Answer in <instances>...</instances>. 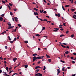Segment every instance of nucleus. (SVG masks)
Returning a JSON list of instances; mask_svg holds the SVG:
<instances>
[{"instance_id":"obj_19","label":"nucleus","mask_w":76,"mask_h":76,"mask_svg":"<svg viewBox=\"0 0 76 76\" xmlns=\"http://www.w3.org/2000/svg\"><path fill=\"white\" fill-rule=\"evenodd\" d=\"M35 36H36V37H39L40 36V35H39V34H36Z\"/></svg>"},{"instance_id":"obj_47","label":"nucleus","mask_w":76,"mask_h":76,"mask_svg":"<svg viewBox=\"0 0 76 76\" xmlns=\"http://www.w3.org/2000/svg\"><path fill=\"white\" fill-rule=\"evenodd\" d=\"M76 17V15H73V16H72V17Z\"/></svg>"},{"instance_id":"obj_20","label":"nucleus","mask_w":76,"mask_h":76,"mask_svg":"<svg viewBox=\"0 0 76 76\" xmlns=\"http://www.w3.org/2000/svg\"><path fill=\"white\" fill-rule=\"evenodd\" d=\"M1 16L4 17V14H3L1 15Z\"/></svg>"},{"instance_id":"obj_24","label":"nucleus","mask_w":76,"mask_h":76,"mask_svg":"<svg viewBox=\"0 0 76 76\" xmlns=\"http://www.w3.org/2000/svg\"><path fill=\"white\" fill-rule=\"evenodd\" d=\"M24 43H26V44L28 43V41H24Z\"/></svg>"},{"instance_id":"obj_35","label":"nucleus","mask_w":76,"mask_h":76,"mask_svg":"<svg viewBox=\"0 0 76 76\" xmlns=\"http://www.w3.org/2000/svg\"><path fill=\"white\" fill-rule=\"evenodd\" d=\"M6 70H7V72L8 71V69L9 68L7 67H6Z\"/></svg>"},{"instance_id":"obj_26","label":"nucleus","mask_w":76,"mask_h":76,"mask_svg":"<svg viewBox=\"0 0 76 76\" xmlns=\"http://www.w3.org/2000/svg\"><path fill=\"white\" fill-rule=\"evenodd\" d=\"M39 71V69H37L36 70V71H35V72H36V73H37V72Z\"/></svg>"},{"instance_id":"obj_30","label":"nucleus","mask_w":76,"mask_h":76,"mask_svg":"<svg viewBox=\"0 0 76 76\" xmlns=\"http://www.w3.org/2000/svg\"><path fill=\"white\" fill-rule=\"evenodd\" d=\"M18 26H19V27H21V25L20 24H18Z\"/></svg>"},{"instance_id":"obj_1","label":"nucleus","mask_w":76,"mask_h":76,"mask_svg":"<svg viewBox=\"0 0 76 76\" xmlns=\"http://www.w3.org/2000/svg\"><path fill=\"white\" fill-rule=\"evenodd\" d=\"M44 57V56H39V57L34 56L33 57V58L36 59H43V58Z\"/></svg>"},{"instance_id":"obj_3","label":"nucleus","mask_w":76,"mask_h":76,"mask_svg":"<svg viewBox=\"0 0 76 76\" xmlns=\"http://www.w3.org/2000/svg\"><path fill=\"white\" fill-rule=\"evenodd\" d=\"M61 46H62V47L64 48H67V49L69 48V47L68 46H67V47H66L65 46H64L63 45H61Z\"/></svg>"},{"instance_id":"obj_38","label":"nucleus","mask_w":76,"mask_h":76,"mask_svg":"<svg viewBox=\"0 0 76 76\" xmlns=\"http://www.w3.org/2000/svg\"><path fill=\"white\" fill-rule=\"evenodd\" d=\"M1 57L2 56H1L0 57V59H1V60H2L4 59L3 58H1Z\"/></svg>"},{"instance_id":"obj_44","label":"nucleus","mask_w":76,"mask_h":76,"mask_svg":"<svg viewBox=\"0 0 76 76\" xmlns=\"http://www.w3.org/2000/svg\"><path fill=\"white\" fill-rule=\"evenodd\" d=\"M72 54L76 56V53H73Z\"/></svg>"},{"instance_id":"obj_5","label":"nucleus","mask_w":76,"mask_h":76,"mask_svg":"<svg viewBox=\"0 0 76 76\" xmlns=\"http://www.w3.org/2000/svg\"><path fill=\"white\" fill-rule=\"evenodd\" d=\"M57 75H58L59 73H60V71L59 70V69H57Z\"/></svg>"},{"instance_id":"obj_41","label":"nucleus","mask_w":76,"mask_h":76,"mask_svg":"<svg viewBox=\"0 0 76 76\" xmlns=\"http://www.w3.org/2000/svg\"><path fill=\"white\" fill-rule=\"evenodd\" d=\"M17 40V38L15 37L14 38V41H16Z\"/></svg>"},{"instance_id":"obj_18","label":"nucleus","mask_w":76,"mask_h":76,"mask_svg":"<svg viewBox=\"0 0 76 76\" xmlns=\"http://www.w3.org/2000/svg\"><path fill=\"white\" fill-rule=\"evenodd\" d=\"M69 6H70L69 5H67L65 6V7H69Z\"/></svg>"},{"instance_id":"obj_51","label":"nucleus","mask_w":76,"mask_h":76,"mask_svg":"<svg viewBox=\"0 0 76 76\" xmlns=\"http://www.w3.org/2000/svg\"><path fill=\"white\" fill-rule=\"evenodd\" d=\"M42 29H43V30H45V27H43V28Z\"/></svg>"},{"instance_id":"obj_62","label":"nucleus","mask_w":76,"mask_h":76,"mask_svg":"<svg viewBox=\"0 0 76 76\" xmlns=\"http://www.w3.org/2000/svg\"><path fill=\"white\" fill-rule=\"evenodd\" d=\"M40 61H39L38 62H37V64H40Z\"/></svg>"},{"instance_id":"obj_13","label":"nucleus","mask_w":76,"mask_h":76,"mask_svg":"<svg viewBox=\"0 0 76 76\" xmlns=\"http://www.w3.org/2000/svg\"><path fill=\"white\" fill-rule=\"evenodd\" d=\"M64 35L61 34L60 35V37H64Z\"/></svg>"},{"instance_id":"obj_49","label":"nucleus","mask_w":76,"mask_h":76,"mask_svg":"<svg viewBox=\"0 0 76 76\" xmlns=\"http://www.w3.org/2000/svg\"><path fill=\"white\" fill-rule=\"evenodd\" d=\"M64 68H64V67L63 68H62L63 72H64Z\"/></svg>"},{"instance_id":"obj_39","label":"nucleus","mask_w":76,"mask_h":76,"mask_svg":"<svg viewBox=\"0 0 76 76\" xmlns=\"http://www.w3.org/2000/svg\"><path fill=\"white\" fill-rule=\"evenodd\" d=\"M48 61L49 62H51V59H48Z\"/></svg>"},{"instance_id":"obj_11","label":"nucleus","mask_w":76,"mask_h":76,"mask_svg":"<svg viewBox=\"0 0 76 76\" xmlns=\"http://www.w3.org/2000/svg\"><path fill=\"white\" fill-rule=\"evenodd\" d=\"M3 20V18H2L1 17H0V20H1V21H2Z\"/></svg>"},{"instance_id":"obj_61","label":"nucleus","mask_w":76,"mask_h":76,"mask_svg":"<svg viewBox=\"0 0 76 76\" xmlns=\"http://www.w3.org/2000/svg\"><path fill=\"white\" fill-rule=\"evenodd\" d=\"M53 10H54L55 11H57V10L56 9H53Z\"/></svg>"},{"instance_id":"obj_64","label":"nucleus","mask_w":76,"mask_h":76,"mask_svg":"<svg viewBox=\"0 0 76 76\" xmlns=\"http://www.w3.org/2000/svg\"><path fill=\"white\" fill-rule=\"evenodd\" d=\"M14 32H16V31H17L16 29H15V30H14Z\"/></svg>"},{"instance_id":"obj_31","label":"nucleus","mask_w":76,"mask_h":76,"mask_svg":"<svg viewBox=\"0 0 76 76\" xmlns=\"http://www.w3.org/2000/svg\"><path fill=\"white\" fill-rule=\"evenodd\" d=\"M36 59H36L35 58H33V62L35 61L36 60Z\"/></svg>"},{"instance_id":"obj_4","label":"nucleus","mask_w":76,"mask_h":76,"mask_svg":"<svg viewBox=\"0 0 76 76\" xmlns=\"http://www.w3.org/2000/svg\"><path fill=\"white\" fill-rule=\"evenodd\" d=\"M14 27V26H9L7 28V29H10L13 28Z\"/></svg>"},{"instance_id":"obj_17","label":"nucleus","mask_w":76,"mask_h":76,"mask_svg":"<svg viewBox=\"0 0 76 76\" xmlns=\"http://www.w3.org/2000/svg\"><path fill=\"white\" fill-rule=\"evenodd\" d=\"M6 33V31H3L2 32V33H1V34H4V33Z\"/></svg>"},{"instance_id":"obj_48","label":"nucleus","mask_w":76,"mask_h":76,"mask_svg":"<svg viewBox=\"0 0 76 76\" xmlns=\"http://www.w3.org/2000/svg\"><path fill=\"white\" fill-rule=\"evenodd\" d=\"M53 31H54L55 32H57L58 31V30H53Z\"/></svg>"},{"instance_id":"obj_28","label":"nucleus","mask_w":76,"mask_h":76,"mask_svg":"<svg viewBox=\"0 0 76 76\" xmlns=\"http://www.w3.org/2000/svg\"><path fill=\"white\" fill-rule=\"evenodd\" d=\"M45 66H44V68H43V70H45Z\"/></svg>"},{"instance_id":"obj_10","label":"nucleus","mask_w":76,"mask_h":76,"mask_svg":"<svg viewBox=\"0 0 76 76\" xmlns=\"http://www.w3.org/2000/svg\"><path fill=\"white\" fill-rule=\"evenodd\" d=\"M27 67H28V65H24V67L25 68V69H26Z\"/></svg>"},{"instance_id":"obj_42","label":"nucleus","mask_w":76,"mask_h":76,"mask_svg":"<svg viewBox=\"0 0 76 76\" xmlns=\"http://www.w3.org/2000/svg\"><path fill=\"white\" fill-rule=\"evenodd\" d=\"M43 13H45V14L47 13V12L46 11H45L43 12Z\"/></svg>"},{"instance_id":"obj_40","label":"nucleus","mask_w":76,"mask_h":76,"mask_svg":"<svg viewBox=\"0 0 76 76\" xmlns=\"http://www.w3.org/2000/svg\"><path fill=\"white\" fill-rule=\"evenodd\" d=\"M63 44L64 45H67V44H66V43H63Z\"/></svg>"},{"instance_id":"obj_37","label":"nucleus","mask_w":76,"mask_h":76,"mask_svg":"<svg viewBox=\"0 0 76 76\" xmlns=\"http://www.w3.org/2000/svg\"><path fill=\"white\" fill-rule=\"evenodd\" d=\"M43 37H45L46 38H48V37L47 36H43Z\"/></svg>"},{"instance_id":"obj_7","label":"nucleus","mask_w":76,"mask_h":76,"mask_svg":"<svg viewBox=\"0 0 76 76\" xmlns=\"http://www.w3.org/2000/svg\"><path fill=\"white\" fill-rule=\"evenodd\" d=\"M38 68H42V67H40V66H36L35 68V69H38Z\"/></svg>"},{"instance_id":"obj_14","label":"nucleus","mask_w":76,"mask_h":76,"mask_svg":"<svg viewBox=\"0 0 76 76\" xmlns=\"http://www.w3.org/2000/svg\"><path fill=\"white\" fill-rule=\"evenodd\" d=\"M34 10H35L36 11H38V9H37L35 8H34Z\"/></svg>"},{"instance_id":"obj_60","label":"nucleus","mask_w":76,"mask_h":76,"mask_svg":"<svg viewBox=\"0 0 76 76\" xmlns=\"http://www.w3.org/2000/svg\"><path fill=\"white\" fill-rule=\"evenodd\" d=\"M4 75H5V76H7V74L5 73V74H4Z\"/></svg>"},{"instance_id":"obj_22","label":"nucleus","mask_w":76,"mask_h":76,"mask_svg":"<svg viewBox=\"0 0 76 76\" xmlns=\"http://www.w3.org/2000/svg\"><path fill=\"white\" fill-rule=\"evenodd\" d=\"M60 61H61V62H62L63 63H65V61H62V60H61Z\"/></svg>"},{"instance_id":"obj_56","label":"nucleus","mask_w":76,"mask_h":76,"mask_svg":"<svg viewBox=\"0 0 76 76\" xmlns=\"http://www.w3.org/2000/svg\"><path fill=\"white\" fill-rule=\"evenodd\" d=\"M39 11H40V13H42V10H40Z\"/></svg>"},{"instance_id":"obj_57","label":"nucleus","mask_w":76,"mask_h":76,"mask_svg":"<svg viewBox=\"0 0 76 76\" xmlns=\"http://www.w3.org/2000/svg\"><path fill=\"white\" fill-rule=\"evenodd\" d=\"M5 49H7V46H5Z\"/></svg>"},{"instance_id":"obj_29","label":"nucleus","mask_w":76,"mask_h":76,"mask_svg":"<svg viewBox=\"0 0 76 76\" xmlns=\"http://www.w3.org/2000/svg\"><path fill=\"white\" fill-rule=\"evenodd\" d=\"M71 10L72 11V12H73V11H75V9H71Z\"/></svg>"},{"instance_id":"obj_8","label":"nucleus","mask_w":76,"mask_h":76,"mask_svg":"<svg viewBox=\"0 0 76 76\" xmlns=\"http://www.w3.org/2000/svg\"><path fill=\"white\" fill-rule=\"evenodd\" d=\"M34 14L35 15H38V13L37 12H34Z\"/></svg>"},{"instance_id":"obj_2","label":"nucleus","mask_w":76,"mask_h":76,"mask_svg":"<svg viewBox=\"0 0 76 76\" xmlns=\"http://www.w3.org/2000/svg\"><path fill=\"white\" fill-rule=\"evenodd\" d=\"M42 76V74H40V73H37L35 75V76Z\"/></svg>"},{"instance_id":"obj_63","label":"nucleus","mask_w":76,"mask_h":76,"mask_svg":"<svg viewBox=\"0 0 76 76\" xmlns=\"http://www.w3.org/2000/svg\"><path fill=\"white\" fill-rule=\"evenodd\" d=\"M14 11H17V9H14Z\"/></svg>"},{"instance_id":"obj_6","label":"nucleus","mask_w":76,"mask_h":76,"mask_svg":"<svg viewBox=\"0 0 76 76\" xmlns=\"http://www.w3.org/2000/svg\"><path fill=\"white\" fill-rule=\"evenodd\" d=\"M14 19L16 22H18V18L16 17H14Z\"/></svg>"},{"instance_id":"obj_33","label":"nucleus","mask_w":76,"mask_h":76,"mask_svg":"<svg viewBox=\"0 0 76 76\" xmlns=\"http://www.w3.org/2000/svg\"><path fill=\"white\" fill-rule=\"evenodd\" d=\"M9 5L11 6H13V4L11 3H9Z\"/></svg>"},{"instance_id":"obj_55","label":"nucleus","mask_w":76,"mask_h":76,"mask_svg":"<svg viewBox=\"0 0 76 76\" xmlns=\"http://www.w3.org/2000/svg\"><path fill=\"white\" fill-rule=\"evenodd\" d=\"M62 9L63 10H65V8H64V7L62 6Z\"/></svg>"},{"instance_id":"obj_36","label":"nucleus","mask_w":76,"mask_h":76,"mask_svg":"<svg viewBox=\"0 0 76 76\" xmlns=\"http://www.w3.org/2000/svg\"><path fill=\"white\" fill-rule=\"evenodd\" d=\"M70 1H71V3H73V0H69Z\"/></svg>"},{"instance_id":"obj_27","label":"nucleus","mask_w":76,"mask_h":76,"mask_svg":"<svg viewBox=\"0 0 76 76\" xmlns=\"http://www.w3.org/2000/svg\"><path fill=\"white\" fill-rule=\"evenodd\" d=\"M65 53L66 54H68L69 52H68V51H66L65 52Z\"/></svg>"},{"instance_id":"obj_25","label":"nucleus","mask_w":76,"mask_h":76,"mask_svg":"<svg viewBox=\"0 0 76 76\" xmlns=\"http://www.w3.org/2000/svg\"><path fill=\"white\" fill-rule=\"evenodd\" d=\"M2 3H4V4H6V2H5V1H2Z\"/></svg>"},{"instance_id":"obj_32","label":"nucleus","mask_w":76,"mask_h":76,"mask_svg":"<svg viewBox=\"0 0 76 76\" xmlns=\"http://www.w3.org/2000/svg\"><path fill=\"white\" fill-rule=\"evenodd\" d=\"M8 7H9V10H11V8L10 7V5H8Z\"/></svg>"},{"instance_id":"obj_50","label":"nucleus","mask_w":76,"mask_h":76,"mask_svg":"<svg viewBox=\"0 0 76 76\" xmlns=\"http://www.w3.org/2000/svg\"><path fill=\"white\" fill-rule=\"evenodd\" d=\"M10 15H13V13L12 12H10Z\"/></svg>"},{"instance_id":"obj_43","label":"nucleus","mask_w":76,"mask_h":76,"mask_svg":"<svg viewBox=\"0 0 76 76\" xmlns=\"http://www.w3.org/2000/svg\"><path fill=\"white\" fill-rule=\"evenodd\" d=\"M70 58H71V59L73 60V58H73V57H70Z\"/></svg>"},{"instance_id":"obj_46","label":"nucleus","mask_w":76,"mask_h":76,"mask_svg":"<svg viewBox=\"0 0 76 76\" xmlns=\"http://www.w3.org/2000/svg\"><path fill=\"white\" fill-rule=\"evenodd\" d=\"M12 68V67H11L10 68H9V70H10V71H11V69H11Z\"/></svg>"},{"instance_id":"obj_59","label":"nucleus","mask_w":76,"mask_h":76,"mask_svg":"<svg viewBox=\"0 0 76 76\" xmlns=\"http://www.w3.org/2000/svg\"><path fill=\"white\" fill-rule=\"evenodd\" d=\"M54 29H55V30H59V28H54Z\"/></svg>"},{"instance_id":"obj_21","label":"nucleus","mask_w":76,"mask_h":76,"mask_svg":"<svg viewBox=\"0 0 76 76\" xmlns=\"http://www.w3.org/2000/svg\"><path fill=\"white\" fill-rule=\"evenodd\" d=\"M7 24L9 26H11V24L9 23H7Z\"/></svg>"},{"instance_id":"obj_12","label":"nucleus","mask_w":76,"mask_h":76,"mask_svg":"<svg viewBox=\"0 0 76 76\" xmlns=\"http://www.w3.org/2000/svg\"><path fill=\"white\" fill-rule=\"evenodd\" d=\"M46 56H47V58H50V57L47 54L46 55Z\"/></svg>"},{"instance_id":"obj_54","label":"nucleus","mask_w":76,"mask_h":76,"mask_svg":"<svg viewBox=\"0 0 76 76\" xmlns=\"http://www.w3.org/2000/svg\"><path fill=\"white\" fill-rule=\"evenodd\" d=\"M72 62L73 64H75V61H72Z\"/></svg>"},{"instance_id":"obj_52","label":"nucleus","mask_w":76,"mask_h":76,"mask_svg":"<svg viewBox=\"0 0 76 76\" xmlns=\"http://www.w3.org/2000/svg\"><path fill=\"white\" fill-rule=\"evenodd\" d=\"M57 16L58 17H59V18L60 17V14L59 13L58 14Z\"/></svg>"},{"instance_id":"obj_15","label":"nucleus","mask_w":76,"mask_h":76,"mask_svg":"<svg viewBox=\"0 0 76 76\" xmlns=\"http://www.w3.org/2000/svg\"><path fill=\"white\" fill-rule=\"evenodd\" d=\"M37 53H35V54H33V55H32V56H37Z\"/></svg>"},{"instance_id":"obj_58","label":"nucleus","mask_w":76,"mask_h":76,"mask_svg":"<svg viewBox=\"0 0 76 76\" xmlns=\"http://www.w3.org/2000/svg\"><path fill=\"white\" fill-rule=\"evenodd\" d=\"M13 41H10V43H13Z\"/></svg>"},{"instance_id":"obj_9","label":"nucleus","mask_w":76,"mask_h":76,"mask_svg":"<svg viewBox=\"0 0 76 76\" xmlns=\"http://www.w3.org/2000/svg\"><path fill=\"white\" fill-rule=\"evenodd\" d=\"M17 60V58H14L13 59V61L14 62H15Z\"/></svg>"},{"instance_id":"obj_23","label":"nucleus","mask_w":76,"mask_h":76,"mask_svg":"<svg viewBox=\"0 0 76 76\" xmlns=\"http://www.w3.org/2000/svg\"><path fill=\"white\" fill-rule=\"evenodd\" d=\"M8 38H9V40L11 41V38L10 37V36H8Z\"/></svg>"},{"instance_id":"obj_53","label":"nucleus","mask_w":76,"mask_h":76,"mask_svg":"<svg viewBox=\"0 0 76 76\" xmlns=\"http://www.w3.org/2000/svg\"><path fill=\"white\" fill-rule=\"evenodd\" d=\"M60 30L61 31H64V29H63V28H61Z\"/></svg>"},{"instance_id":"obj_34","label":"nucleus","mask_w":76,"mask_h":76,"mask_svg":"<svg viewBox=\"0 0 76 76\" xmlns=\"http://www.w3.org/2000/svg\"><path fill=\"white\" fill-rule=\"evenodd\" d=\"M69 32V31H66V34H67Z\"/></svg>"},{"instance_id":"obj_16","label":"nucleus","mask_w":76,"mask_h":76,"mask_svg":"<svg viewBox=\"0 0 76 76\" xmlns=\"http://www.w3.org/2000/svg\"><path fill=\"white\" fill-rule=\"evenodd\" d=\"M74 37V34H72V35H71V37L73 38Z\"/></svg>"},{"instance_id":"obj_45","label":"nucleus","mask_w":76,"mask_h":76,"mask_svg":"<svg viewBox=\"0 0 76 76\" xmlns=\"http://www.w3.org/2000/svg\"><path fill=\"white\" fill-rule=\"evenodd\" d=\"M66 23H63V26H66Z\"/></svg>"}]
</instances>
